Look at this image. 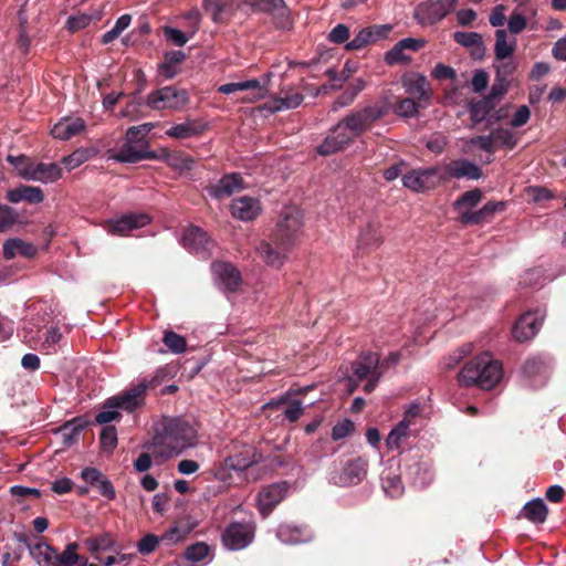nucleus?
<instances>
[{
  "label": "nucleus",
  "instance_id": "f257e3e1",
  "mask_svg": "<svg viewBox=\"0 0 566 566\" xmlns=\"http://www.w3.org/2000/svg\"><path fill=\"white\" fill-rule=\"evenodd\" d=\"M197 429L180 418H163L154 427V436L145 444L155 457L164 460L178 455L197 444Z\"/></svg>",
  "mask_w": 566,
  "mask_h": 566
},
{
  "label": "nucleus",
  "instance_id": "f03ea898",
  "mask_svg": "<svg viewBox=\"0 0 566 566\" xmlns=\"http://www.w3.org/2000/svg\"><path fill=\"white\" fill-rule=\"evenodd\" d=\"M385 104L376 103L350 113L338 123L321 144V155H329L343 149L354 137L363 135L388 113Z\"/></svg>",
  "mask_w": 566,
  "mask_h": 566
},
{
  "label": "nucleus",
  "instance_id": "7ed1b4c3",
  "mask_svg": "<svg viewBox=\"0 0 566 566\" xmlns=\"http://www.w3.org/2000/svg\"><path fill=\"white\" fill-rule=\"evenodd\" d=\"M339 373L345 389H374L385 374V364H380L377 353L363 352L349 366H342Z\"/></svg>",
  "mask_w": 566,
  "mask_h": 566
},
{
  "label": "nucleus",
  "instance_id": "20e7f679",
  "mask_svg": "<svg viewBox=\"0 0 566 566\" xmlns=\"http://www.w3.org/2000/svg\"><path fill=\"white\" fill-rule=\"evenodd\" d=\"M503 377L502 364L483 353L470 359L458 375L461 386H478L479 389H493Z\"/></svg>",
  "mask_w": 566,
  "mask_h": 566
},
{
  "label": "nucleus",
  "instance_id": "39448f33",
  "mask_svg": "<svg viewBox=\"0 0 566 566\" xmlns=\"http://www.w3.org/2000/svg\"><path fill=\"white\" fill-rule=\"evenodd\" d=\"M154 128L151 123L133 126L127 129L122 147L111 157L119 163H136L142 159H155L157 155L147 151L146 137Z\"/></svg>",
  "mask_w": 566,
  "mask_h": 566
},
{
  "label": "nucleus",
  "instance_id": "423d86ee",
  "mask_svg": "<svg viewBox=\"0 0 566 566\" xmlns=\"http://www.w3.org/2000/svg\"><path fill=\"white\" fill-rule=\"evenodd\" d=\"M303 212L298 207H285L280 213L276 226L272 232L273 240H281L283 244L293 247L302 234Z\"/></svg>",
  "mask_w": 566,
  "mask_h": 566
},
{
  "label": "nucleus",
  "instance_id": "0eeeda50",
  "mask_svg": "<svg viewBox=\"0 0 566 566\" xmlns=\"http://www.w3.org/2000/svg\"><path fill=\"white\" fill-rule=\"evenodd\" d=\"M145 391H126L124 395L115 396L106 400L103 410L98 412L95 420L99 424H106L120 417L118 409L133 411L144 405Z\"/></svg>",
  "mask_w": 566,
  "mask_h": 566
},
{
  "label": "nucleus",
  "instance_id": "6e6552de",
  "mask_svg": "<svg viewBox=\"0 0 566 566\" xmlns=\"http://www.w3.org/2000/svg\"><path fill=\"white\" fill-rule=\"evenodd\" d=\"M189 102L188 93L175 86H165L150 92L145 104L154 111H179Z\"/></svg>",
  "mask_w": 566,
  "mask_h": 566
},
{
  "label": "nucleus",
  "instance_id": "1a4fd4ad",
  "mask_svg": "<svg viewBox=\"0 0 566 566\" xmlns=\"http://www.w3.org/2000/svg\"><path fill=\"white\" fill-rule=\"evenodd\" d=\"M447 181L439 167L412 169L402 176V184L415 192H426Z\"/></svg>",
  "mask_w": 566,
  "mask_h": 566
},
{
  "label": "nucleus",
  "instance_id": "9d476101",
  "mask_svg": "<svg viewBox=\"0 0 566 566\" xmlns=\"http://www.w3.org/2000/svg\"><path fill=\"white\" fill-rule=\"evenodd\" d=\"M458 4V0H429L416 9V18L423 25H432L444 19Z\"/></svg>",
  "mask_w": 566,
  "mask_h": 566
},
{
  "label": "nucleus",
  "instance_id": "9b49d317",
  "mask_svg": "<svg viewBox=\"0 0 566 566\" xmlns=\"http://www.w3.org/2000/svg\"><path fill=\"white\" fill-rule=\"evenodd\" d=\"M255 525L253 523L233 522L226 527L221 539L230 551H240L250 545L254 538Z\"/></svg>",
  "mask_w": 566,
  "mask_h": 566
},
{
  "label": "nucleus",
  "instance_id": "f8f14e48",
  "mask_svg": "<svg viewBox=\"0 0 566 566\" xmlns=\"http://www.w3.org/2000/svg\"><path fill=\"white\" fill-rule=\"evenodd\" d=\"M367 467V460L360 457L348 460L342 471L331 473V482L338 486L356 485L366 476Z\"/></svg>",
  "mask_w": 566,
  "mask_h": 566
},
{
  "label": "nucleus",
  "instance_id": "ddd939ff",
  "mask_svg": "<svg viewBox=\"0 0 566 566\" xmlns=\"http://www.w3.org/2000/svg\"><path fill=\"white\" fill-rule=\"evenodd\" d=\"M151 222L147 213H129L119 218L106 220L103 228L113 235H128L133 230L146 227Z\"/></svg>",
  "mask_w": 566,
  "mask_h": 566
},
{
  "label": "nucleus",
  "instance_id": "4468645a",
  "mask_svg": "<svg viewBox=\"0 0 566 566\" xmlns=\"http://www.w3.org/2000/svg\"><path fill=\"white\" fill-rule=\"evenodd\" d=\"M292 248L289 244H283L281 240H273V234H271V241H262L258 245L256 252L268 265L280 268L285 262Z\"/></svg>",
  "mask_w": 566,
  "mask_h": 566
},
{
  "label": "nucleus",
  "instance_id": "2eb2a0df",
  "mask_svg": "<svg viewBox=\"0 0 566 566\" xmlns=\"http://www.w3.org/2000/svg\"><path fill=\"white\" fill-rule=\"evenodd\" d=\"M506 208L505 201H488L481 209L471 211L463 210L459 217V221L463 226H480L491 222L496 212H503Z\"/></svg>",
  "mask_w": 566,
  "mask_h": 566
},
{
  "label": "nucleus",
  "instance_id": "dca6fc26",
  "mask_svg": "<svg viewBox=\"0 0 566 566\" xmlns=\"http://www.w3.org/2000/svg\"><path fill=\"white\" fill-rule=\"evenodd\" d=\"M543 323V317L538 311L526 312L518 317L513 326V337L520 342H527L532 339L539 331Z\"/></svg>",
  "mask_w": 566,
  "mask_h": 566
},
{
  "label": "nucleus",
  "instance_id": "f3484780",
  "mask_svg": "<svg viewBox=\"0 0 566 566\" xmlns=\"http://www.w3.org/2000/svg\"><path fill=\"white\" fill-rule=\"evenodd\" d=\"M424 44L426 41L422 39H402L385 54V61L388 65L408 64L411 61V56L406 54V51L417 52L422 49Z\"/></svg>",
  "mask_w": 566,
  "mask_h": 566
},
{
  "label": "nucleus",
  "instance_id": "a211bd4d",
  "mask_svg": "<svg viewBox=\"0 0 566 566\" xmlns=\"http://www.w3.org/2000/svg\"><path fill=\"white\" fill-rule=\"evenodd\" d=\"M286 483H274L263 488L256 497L260 513L263 516H268L272 510L286 496Z\"/></svg>",
  "mask_w": 566,
  "mask_h": 566
},
{
  "label": "nucleus",
  "instance_id": "6ab92c4d",
  "mask_svg": "<svg viewBox=\"0 0 566 566\" xmlns=\"http://www.w3.org/2000/svg\"><path fill=\"white\" fill-rule=\"evenodd\" d=\"M231 216L240 221H252L262 212V205L259 199L242 196L230 203Z\"/></svg>",
  "mask_w": 566,
  "mask_h": 566
},
{
  "label": "nucleus",
  "instance_id": "aec40b11",
  "mask_svg": "<svg viewBox=\"0 0 566 566\" xmlns=\"http://www.w3.org/2000/svg\"><path fill=\"white\" fill-rule=\"evenodd\" d=\"M391 29L392 27L389 24L371 25L361 29L353 40L347 42L346 49L349 51L360 50L370 43L387 38Z\"/></svg>",
  "mask_w": 566,
  "mask_h": 566
},
{
  "label": "nucleus",
  "instance_id": "412c9836",
  "mask_svg": "<svg viewBox=\"0 0 566 566\" xmlns=\"http://www.w3.org/2000/svg\"><path fill=\"white\" fill-rule=\"evenodd\" d=\"M442 174L447 177L448 181L450 178L478 180L482 177L483 172L474 163L467 159H457L446 165Z\"/></svg>",
  "mask_w": 566,
  "mask_h": 566
},
{
  "label": "nucleus",
  "instance_id": "4be33fe9",
  "mask_svg": "<svg viewBox=\"0 0 566 566\" xmlns=\"http://www.w3.org/2000/svg\"><path fill=\"white\" fill-rule=\"evenodd\" d=\"M402 85L406 93L419 102H428L431 97L430 83L422 74L413 73L405 75L402 77Z\"/></svg>",
  "mask_w": 566,
  "mask_h": 566
},
{
  "label": "nucleus",
  "instance_id": "5701e85b",
  "mask_svg": "<svg viewBox=\"0 0 566 566\" xmlns=\"http://www.w3.org/2000/svg\"><path fill=\"white\" fill-rule=\"evenodd\" d=\"M261 458L262 455L254 447L243 446L239 451L226 458L224 465L232 470L243 471L260 462Z\"/></svg>",
  "mask_w": 566,
  "mask_h": 566
},
{
  "label": "nucleus",
  "instance_id": "b1692460",
  "mask_svg": "<svg viewBox=\"0 0 566 566\" xmlns=\"http://www.w3.org/2000/svg\"><path fill=\"white\" fill-rule=\"evenodd\" d=\"M85 128L86 124L82 118L63 117L51 128V135L55 139L67 140L81 134Z\"/></svg>",
  "mask_w": 566,
  "mask_h": 566
},
{
  "label": "nucleus",
  "instance_id": "393cba45",
  "mask_svg": "<svg viewBox=\"0 0 566 566\" xmlns=\"http://www.w3.org/2000/svg\"><path fill=\"white\" fill-rule=\"evenodd\" d=\"M303 102V95L298 92L281 90L277 97L262 105V109L275 113L283 109H292L300 106Z\"/></svg>",
  "mask_w": 566,
  "mask_h": 566
},
{
  "label": "nucleus",
  "instance_id": "a878e982",
  "mask_svg": "<svg viewBox=\"0 0 566 566\" xmlns=\"http://www.w3.org/2000/svg\"><path fill=\"white\" fill-rule=\"evenodd\" d=\"M244 188V180L239 174H229L223 176L216 185L211 187L210 193L214 198L230 197Z\"/></svg>",
  "mask_w": 566,
  "mask_h": 566
},
{
  "label": "nucleus",
  "instance_id": "bb28decb",
  "mask_svg": "<svg viewBox=\"0 0 566 566\" xmlns=\"http://www.w3.org/2000/svg\"><path fill=\"white\" fill-rule=\"evenodd\" d=\"M207 128V123L201 119H187L184 123L171 126L167 129L166 135L176 139H185L199 136Z\"/></svg>",
  "mask_w": 566,
  "mask_h": 566
},
{
  "label": "nucleus",
  "instance_id": "cd10ccee",
  "mask_svg": "<svg viewBox=\"0 0 566 566\" xmlns=\"http://www.w3.org/2000/svg\"><path fill=\"white\" fill-rule=\"evenodd\" d=\"M212 271L227 290L235 291L240 286V273L232 264L216 262L212 264Z\"/></svg>",
  "mask_w": 566,
  "mask_h": 566
},
{
  "label": "nucleus",
  "instance_id": "c85d7f7f",
  "mask_svg": "<svg viewBox=\"0 0 566 566\" xmlns=\"http://www.w3.org/2000/svg\"><path fill=\"white\" fill-rule=\"evenodd\" d=\"M7 199L11 203H19L27 201L28 203H40L44 199V193L41 188L34 186L21 185L7 192Z\"/></svg>",
  "mask_w": 566,
  "mask_h": 566
},
{
  "label": "nucleus",
  "instance_id": "c756f323",
  "mask_svg": "<svg viewBox=\"0 0 566 566\" xmlns=\"http://www.w3.org/2000/svg\"><path fill=\"white\" fill-rule=\"evenodd\" d=\"M453 40L464 46L471 50V55L474 59H481L483 57L485 53V48L483 44L482 35L476 32H462L457 31L453 33Z\"/></svg>",
  "mask_w": 566,
  "mask_h": 566
},
{
  "label": "nucleus",
  "instance_id": "7c9ffc66",
  "mask_svg": "<svg viewBox=\"0 0 566 566\" xmlns=\"http://www.w3.org/2000/svg\"><path fill=\"white\" fill-rule=\"evenodd\" d=\"M36 254V248L31 242L14 238L3 243V255L7 260H11L17 255L24 258H33Z\"/></svg>",
  "mask_w": 566,
  "mask_h": 566
},
{
  "label": "nucleus",
  "instance_id": "2f4dec72",
  "mask_svg": "<svg viewBox=\"0 0 566 566\" xmlns=\"http://www.w3.org/2000/svg\"><path fill=\"white\" fill-rule=\"evenodd\" d=\"M209 243L207 233L198 227H189L182 237L184 247L192 252L206 250Z\"/></svg>",
  "mask_w": 566,
  "mask_h": 566
},
{
  "label": "nucleus",
  "instance_id": "473e14b6",
  "mask_svg": "<svg viewBox=\"0 0 566 566\" xmlns=\"http://www.w3.org/2000/svg\"><path fill=\"white\" fill-rule=\"evenodd\" d=\"M159 158L170 168L179 172L189 171L195 167V159L181 151H168L164 149Z\"/></svg>",
  "mask_w": 566,
  "mask_h": 566
},
{
  "label": "nucleus",
  "instance_id": "72a5a7b5",
  "mask_svg": "<svg viewBox=\"0 0 566 566\" xmlns=\"http://www.w3.org/2000/svg\"><path fill=\"white\" fill-rule=\"evenodd\" d=\"M30 555L39 566H57V553L44 542H39L30 547Z\"/></svg>",
  "mask_w": 566,
  "mask_h": 566
},
{
  "label": "nucleus",
  "instance_id": "f704fd0d",
  "mask_svg": "<svg viewBox=\"0 0 566 566\" xmlns=\"http://www.w3.org/2000/svg\"><path fill=\"white\" fill-rule=\"evenodd\" d=\"M277 537L286 544H297L313 538V534L305 528L295 525H281L277 530Z\"/></svg>",
  "mask_w": 566,
  "mask_h": 566
},
{
  "label": "nucleus",
  "instance_id": "c9c22d12",
  "mask_svg": "<svg viewBox=\"0 0 566 566\" xmlns=\"http://www.w3.org/2000/svg\"><path fill=\"white\" fill-rule=\"evenodd\" d=\"M185 558L192 566L206 565L212 560L211 547L203 542H198L186 548Z\"/></svg>",
  "mask_w": 566,
  "mask_h": 566
},
{
  "label": "nucleus",
  "instance_id": "e433bc0d",
  "mask_svg": "<svg viewBox=\"0 0 566 566\" xmlns=\"http://www.w3.org/2000/svg\"><path fill=\"white\" fill-rule=\"evenodd\" d=\"M32 176V181L50 184L55 182L62 177V170L56 164L36 163Z\"/></svg>",
  "mask_w": 566,
  "mask_h": 566
},
{
  "label": "nucleus",
  "instance_id": "4c0bfd02",
  "mask_svg": "<svg viewBox=\"0 0 566 566\" xmlns=\"http://www.w3.org/2000/svg\"><path fill=\"white\" fill-rule=\"evenodd\" d=\"M522 513L530 522L542 524L546 521L548 509L542 499H535L524 505Z\"/></svg>",
  "mask_w": 566,
  "mask_h": 566
},
{
  "label": "nucleus",
  "instance_id": "58836bf2",
  "mask_svg": "<svg viewBox=\"0 0 566 566\" xmlns=\"http://www.w3.org/2000/svg\"><path fill=\"white\" fill-rule=\"evenodd\" d=\"M186 55L181 51H171L165 54L164 62L159 64L158 71L165 78H172L178 73V65L184 62Z\"/></svg>",
  "mask_w": 566,
  "mask_h": 566
},
{
  "label": "nucleus",
  "instance_id": "ea45409f",
  "mask_svg": "<svg viewBox=\"0 0 566 566\" xmlns=\"http://www.w3.org/2000/svg\"><path fill=\"white\" fill-rule=\"evenodd\" d=\"M366 83L363 78H356L346 90L335 99L333 111L350 105L358 94L365 88Z\"/></svg>",
  "mask_w": 566,
  "mask_h": 566
},
{
  "label": "nucleus",
  "instance_id": "a19ab883",
  "mask_svg": "<svg viewBox=\"0 0 566 566\" xmlns=\"http://www.w3.org/2000/svg\"><path fill=\"white\" fill-rule=\"evenodd\" d=\"M7 160L13 166L17 175L24 179V180H33V169L35 166V161H33L31 158L20 155V156H12L9 155L7 157Z\"/></svg>",
  "mask_w": 566,
  "mask_h": 566
},
{
  "label": "nucleus",
  "instance_id": "79ce46f5",
  "mask_svg": "<svg viewBox=\"0 0 566 566\" xmlns=\"http://www.w3.org/2000/svg\"><path fill=\"white\" fill-rule=\"evenodd\" d=\"M496 104L491 102L490 98H481L470 104L469 113L473 124L478 125L486 119L491 112L495 108Z\"/></svg>",
  "mask_w": 566,
  "mask_h": 566
},
{
  "label": "nucleus",
  "instance_id": "37998d69",
  "mask_svg": "<svg viewBox=\"0 0 566 566\" xmlns=\"http://www.w3.org/2000/svg\"><path fill=\"white\" fill-rule=\"evenodd\" d=\"M324 75L327 81L321 84V94H328L331 91L340 88L349 77V71L344 67L339 73L327 70Z\"/></svg>",
  "mask_w": 566,
  "mask_h": 566
},
{
  "label": "nucleus",
  "instance_id": "c03bdc74",
  "mask_svg": "<svg viewBox=\"0 0 566 566\" xmlns=\"http://www.w3.org/2000/svg\"><path fill=\"white\" fill-rule=\"evenodd\" d=\"M269 406L282 408L285 417L290 421H296L302 415L301 402L296 399H291L290 395H285L279 401L270 402Z\"/></svg>",
  "mask_w": 566,
  "mask_h": 566
},
{
  "label": "nucleus",
  "instance_id": "a18cd8bd",
  "mask_svg": "<svg viewBox=\"0 0 566 566\" xmlns=\"http://www.w3.org/2000/svg\"><path fill=\"white\" fill-rule=\"evenodd\" d=\"M410 424L405 420H401L397 426H395L389 432L386 444L389 450H397L401 446V441L408 437H410Z\"/></svg>",
  "mask_w": 566,
  "mask_h": 566
},
{
  "label": "nucleus",
  "instance_id": "49530a36",
  "mask_svg": "<svg viewBox=\"0 0 566 566\" xmlns=\"http://www.w3.org/2000/svg\"><path fill=\"white\" fill-rule=\"evenodd\" d=\"M77 548L78 545L76 543L67 544L65 549L57 554V566H74L77 563H81L80 566H87V560L77 555Z\"/></svg>",
  "mask_w": 566,
  "mask_h": 566
},
{
  "label": "nucleus",
  "instance_id": "de8ad7c7",
  "mask_svg": "<svg viewBox=\"0 0 566 566\" xmlns=\"http://www.w3.org/2000/svg\"><path fill=\"white\" fill-rule=\"evenodd\" d=\"M506 31L503 29H499L495 31V46L494 54L495 59L499 61H504L512 56L514 52V45H510L506 42Z\"/></svg>",
  "mask_w": 566,
  "mask_h": 566
},
{
  "label": "nucleus",
  "instance_id": "09e8293b",
  "mask_svg": "<svg viewBox=\"0 0 566 566\" xmlns=\"http://www.w3.org/2000/svg\"><path fill=\"white\" fill-rule=\"evenodd\" d=\"M483 198V192L479 189H472L463 192L454 202L453 207L455 210H470L471 208L476 207Z\"/></svg>",
  "mask_w": 566,
  "mask_h": 566
},
{
  "label": "nucleus",
  "instance_id": "8fccbe9b",
  "mask_svg": "<svg viewBox=\"0 0 566 566\" xmlns=\"http://www.w3.org/2000/svg\"><path fill=\"white\" fill-rule=\"evenodd\" d=\"M548 366L541 357H530L522 366V374L527 378L545 375Z\"/></svg>",
  "mask_w": 566,
  "mask_h": 566
},
{
  "label": "nucleus",
  "instance_id": "3c124183",
  "mask_svg": "<svg viewBox=\"0 0 566 566\" xmlns=\"http://www.w3.org/2000/svg\"><path fill=\"white\" fill-rule=\"evenodd\" d=\"M247 83H253V87L243 91L247 92V95L241 98L242 103H255L268 96V87L262 85L258 80H248Z\"/></svg>",
  "mask_w": 566,
  "mask_h": 566
},
{
  "label": "nucleus",
  "instance_id": "603ef678",
  "mask_svg": "<svg viewBox=\"0 0 566 566\" xmlns=\"http://www.w3.org/2000/svg\"><path fill=\"white\" fill-rule=\"evenodd\" d=\"M164 344L175 354H181L187 348V340L184 336L172 332L166 331L163 337Z\"/></svg>",
  "mask_w": 566,
  "mask_h": 566
},
{
  "label": "nucleus",
  "instance_id": "864d4df0",
  "mask_svg": "<svg viewBox=\"0 0 566 566\" xmlns=\"http://www.w3.org/2000/svg\"><path fill=\"white\" fill-rule=\"evenodd\" d=\"M494 145L499 144L509 149H513L516 146V138L512 130L509 128H496L491 132Z\"/></svg>",
  "mask_w": 566,
  "mask_h": 566
},
{
  "label": "nucleus",
  "instance_id": "5fc2aeb1",
  "mask_svg": "<svg viewBox=\"0 0 566 566\" xmlns=\"http://www.w3.org/2000/svg\"><path fill=\"white\" fill-rule=\"evenodd\" d=\"M90 158V151L87 149H76L71 155L62 159V164L67 170H73L80 167Z\"/></svg>",
  "mask_w": 566,
  "mask_h": 566
},
{
  "label": "nucleus",
  "instance_id": "6e6d98bb",
  "mask_svg": "<svg viewBox=\"0 0 566 566\" xmlns=\"http://www.w3.org/2000/svg\"><path fill=\"white\" fill-rule=\"evenodd\" d=\"M419 103L416 102L412 97H406L401 98L399 102H397L395 112L399 116L403 117H412L418 113Z\"/></svg>",
  "mask_w": 566,
  "mask_h": 566
},
{
  "label": "nucleus",
  "instance_id": "4d7b16f0",
  "mask_svg": "<svg viewBox=\"0 0 566 566\" xmlns=\"http://www.w3.org/2000/svg\"><path fill=\"white\" fill-rule=\"evenodd\" d=\"M84 544L90 552L97 553L111 548L113 545V539L108 534H104L97 537L87 538Z\"/></svg>",
  "mask_w": 566,
  "mask_h": 566
},
{
  "label": "nucleus",
  "instance_id": "13d9d810",
  "mask_svg": "<svg viewBox=\"0 0 566 566\" xmlns=\"http://www.w3.org/2000/svg\"><path fill=\"white\" fill-rule=\"evenodd\" d=\"M101 446L104 450L112 452L117 446V432L112 426L104 427L99 436Z\"/></svg>",
  "mask_w": 566,
  "mask_h": 566
},
{
  "label": "nucleus",
  "instance_id": "bf43d9fd",
  "mask_svg": "<svg viewBox=\"0 0 566 566\" xmlns=\"http://www.w3.org/2000/svg\"><path fill=\"white\" fill-rule=\"evenodd\" d=\"M17 221L15 211L9 206L0 205V232L10 229Z\"/></svg>",
  "mask_w": 566,
  "mask_h": 566
},
{
  "label": "nucleus",
  "instance_id": "052dcab7",
  "mask_svg": "<svg viewBox=\"0 0 566 566\" xmlns=\"http://www.w3.org/2000/svg\"><path fill=\"white\" fill-rule=\"evenodd\" d=\"M92 20L93 18L86 13L72 15L66 21V28L74 33L88 27Z\"/></svg>",
  "mask_w": 566,
  "mask_h": 566
},
{
  "label": "nucleus",
  "instance_id": "680f3d73",
  "mask_svg": "<svg viewBox=\"0 0 566 566\" xmlns=\"http://www.w3.org/2000/svg\"><path fill=\"white\" fill-rule=\"evenodd\" d=\"M355 430V424L349 419L337 422L332 430L333 440L337 441L350 436Z\"/></svg>",
  "mask_w": 566,
  "mask_h": 566
},
{
  "label": "nucleus",
  "instance_id": "e2e57ef3",
  "mask_svg": "<svg viewBox=\"0 0 566 566\" xmlns=\"http://www.w3.org/2000/svg\"><path fill=\"white\" fill-rule=\"evenodd\" d=\"M160 541V537L154 534H147L138 542L137 549L142 555H148L157 548Z\"/></svg>",
  "mask_w": 566,
  "mask_h": 566
},
{
  "label": "nucleus",
  "instance_id": "0e129e2a",
  "mask_svg": "<svg viewBox=\"0 0 566 566\" xmlns=\"http://www.w3.org/2000/svg\"><path fill=\"white\" fill-rule=\"evenodd\" d=\"M226 0H205L203 8L208 14L214 20L220 21L221 14L226 8Z\"/></svg>",
  "mask_w": 566,
  "mask_h": 566
},
{
  "label": "nucleus",
  "instance_id": "69168bd1",
  "mask_svg": "<svg viewBox=\"0 0 566 566\" xmlns=\"http://www.w3.org/2000/svg\"><path fill=\"white\" fill-rule=\"evenodd\" d=\"M349 38V29L345 24H337L328 34V40L336 44L345 43Z\"/></svg>",
  "mask_w": 566,
  "mask_h": 566
},
{
  "label": "nucleus",
  "instance_id": "338daca9",
  "mask_svg": "<svg viewBox=\"0 0 566 566\" xmlns=\"http://www.w3.org/2000/svg\"><path fill=\"white\" fill-rule=\"evenodd\" d=\"M470 144L490 154L495 150L492 134L475 136L471 138Z\"/></svg>",
  "mask_w": 566,
  "mask_h": 566
},
{
  "label": "nucleus",
  "instance_id": "774afa93",
  "mask_svg": "<svg viewBox=\"0 0 566 566\" xmlns=\"http://www.w3.org/2000/svg\"><path fill=\"white\" fill-rule=\"evenodd\" d=\"M507 27L511 33L520 34L526 28V19L518 12H513L510 15Z\"/></svg>",
  "mask_w": 566,
  "mask_h": 566
}]
</instances>
